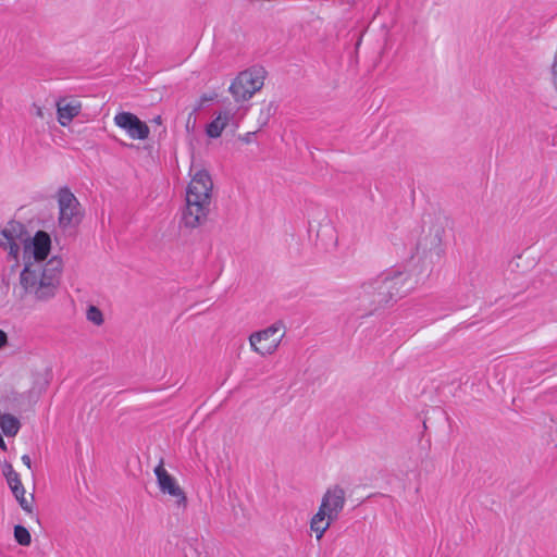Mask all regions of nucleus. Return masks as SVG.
<instances>
[{"instance_id": "1", "label": "nucleus", "mask_w": 557, "mask_h": 557, "mask_svg": "<svg viewBox=\"0 0 557 557\" xmlns=\"http://www.w3.org/2000/svg\"><path fill=\"white\" fill-rule=\"evenodd\" d=\"M409 275L406 272L392 270L361 283L356 299L358 309L369 315L394 304L409 290Z\"/></svg>"}, {"instance_id": "2", "label": "nucleus", "mask_w": 557, "mask_h": 557, "mask_svg": "<svg viewBox=\"0 0 557 557\" xmlns=\"http://www.w3.org/2000/svg\"><path fill=\"white\" fill-rule=\"evenodd\" d=\"M189 176L181 223L185 228L195 230L205 225L209 220L213 182L209 172L194 161L190 164Z\"/></svg>"}, {"instance_id": "3", "label": "nucleus", "mask_w": 557, "mask_h": 557, "mask_svg": "<svg viewBox=\"0 0 557 557\" xmlns=\"http://www.w3.org/2000/svg\"><path fill=\"white\" fill-rule=\"evenodd\" d=\"M22 245L25 258L33 257V262L44 263L51 249V238L48 233L38 231L30 239L25 226L16 221H11L5 227L0 228V247L8 249L14 260H17Z\"/></svg>"}, {"instance_id": "4", "label": "nucleus", "mask_w": 557, "mask_h": 557, "mask_svg": "<svg viewBox=\"0 0 557 557\" xmlns=\"http://www.w3.org/2000/svg\"><path fill=\"white\" fill-rule=\"evenodd\" d=\"M63 262L52 257L45 263L26 262L20 274V284L26 294L35 299L45 301L55 295L60 284Z\"/></svg>"}, {"instance_id": "5", "label": "nucleus", "mask_w": 557, "mask_h": 557, "mask_svg": "<svg viewBox=\"0 0 557 557\" xmlns=\"http://www.w3.org/2000/svg\"><path fill=\"white\" fill-rule=\"evenodd\" d=\"M447 220L444 216H434L430 220L428 230L420 237L414 257L421 263L424 271L431 272L441 263L445 255L444 236Z\"/></svg>"}, {"instance_id": "6", "label": "nucleus", "mask_w": 557, "mask_h": 557, "mask_svg": "<svg viewBox=\"0 0 557 557\" xmlns=\"http://www.w3.org/2000/svg\"><path fill=\"white\" fill-rule=\"evenodd\" d=\"M346 504V492L338 484L326 488L321 498L318 511L311 517L309 525L315 539L320 541L332 523L336 521Z\"/></svg>"}, {"instance_id": "7", "label": "nucleus", "mask_w": 557, "mask_h": 557, "mask_svg": "<svg viewBox=\"0 0 557 557\" xmlns=\"http://www.w3.org/2000/svg\"><path fill=\"white\" fill-rule=\"evenodd\" d=\"M286 334L283 321H276L270 326L256 331L249 335V345L252 351L261 357L273 355Z\"/></svg>"}, {"instance_id": "8", "label": "nucleus", "mask_w": 557, "mask_h": 557, "mask_svg": "<svg viewBox=\"0 0 557 557\" xmlns=\"http://www.w3.org/2000/svg\"><path fill=\"white\" fill-rule=\"evenodd\" d=\"M264 78L263 67H250L236 76L228 91L236 102L246 101L263 87Z\"/></svg>"}, {"instance_id": "9", "label": "nucleus", "mask_w": 557, "mask_h": 557, "mask_svg": "<svg viewBox=\"0 0 557 557\" xmlns=\"http://www.w3.org/2000/svg\"><path fill=\"white\" fill-rule=\"evenodd\" d=\"M57 199L59 226L63 230L77 226L83 220L84 212L75 195L67 187H62L58 191Z\"/></svg>"}, {"instance_id": "10", "label": "nucleus", "mask_w": 557, "mask_h": 557, "mask_svg": "<svg viewBox=\"0 0 557 557\" xmlns=\"http://www.w3.org/2000/svg\"><path fill=\"white\" fill-rule=\"evenodd\" d=\"M157 483L163 494L173 497L175 505L178 508H186L187 497L183 488L178 485L176 479L172 476L163 467V461L154 468Z\"/></svg>"}, {"instance_id": "11", "label": "nucleus", "mask_w": 557, "mask_h": 557, "mask_svg": "<svg viewBox=\"0 0 557 557\" xmlns=\"http://www.w3.org/2000/svg\"><path fill=\"white\" fill-rule=\"evenodd\" d=\"M114 123L124 129L132 139L145 140L149 137V126L131 112H119L114 116Z\"/></svg>"}, {"instance_id": "12", "label": "nucleus", "mask_w": 557, "mask_h": 557, "mask_svg": "<svg viewBox=\"0 0 557 557\" xmlns=\"http://www.w3.org/2000/svg\"><path fill=\"white\" fill-rule=\"evenodd\" d=\"M57 119L61 126H67L82 110V102L75 97H62L55 102Z\"/></svg>"}, {"instance_id": "13", "label": "nucleus", "mask_w": 557, "mask_h": 557, "mask_svg": "<svg viewBox=\"0 0 557 557\" xmlns=\"http://www.w3.org/2000/svg\"><path fill=\"white\" fill-rule=\"evenodd\" d=\"M309 223V232H315L317 237L321 236V232L332 231L331 221L325 212V210L321 208H317L312 210L308 219Z\"/></svg>"}, {"instance_id": "14", "label": "nucleus", "mask_w": 557, "mask_h": 557, "mask_svg": "<svg viewBox=\"0 0 557 557\" xmlns=\"http://www.w3.org/2000/svg\"><path fill=\"white\" fill-rule=\"evenodd\" d=\"M231 119L232 114L230 111L220 112L219 115L208 124L206 129L207 135L211 138H218L221 136L223 129L226 127Z\"/></svg>"}, {"instance_id": "15", "label": "nucleus", "mask_w": 557, "mask_h": 557, "mask_svg": "<svg viewBox=\"0 0 557 557\" xmlns=\"http://www.w3.org/2000/svg\"><path fill=\"white\" fill-rule=\"evenodd\" d=\"M0 429L7 436H15L20 429V420L11 413L0 414Z\"/></svg>"}, {"instance_id": "16", "label": "nucleus", "mask_w": 557, "mask_h": 557, "mask_svg": "<svg viewBox=\"0 0 557 557\" xmlns=\"http://www.w3.org/2000/svg\"><path fill=\"white\" fill-rule=\"evenodd\" d=\"M277 106L275 101H263L260 107L258 122L260 126H265L270 119L275 114Z\"/></svg>"}, {"instance_id": "17", "label": "nucleus", "mask_w": 557, "mask_h": 557, "mask_svg": "<svg viewBox=\"0 0 557 557\" xmlns=\"http://www.w3.org/2000/svg\"><path fill=\"white\" fill-rule=\"evenodd\" d=\"M12 493L14 494L16 500L18 502L20 506L26 511L32 512L33 511V496H30V500H28L25 497V488L23 484L11 488Z\"/></svg>"}, {"instance_id": "18", "label": "nucleus", "mask_w": 557, "mask_h": 557, "mask_svg": "<svg viewBox=\"0 0 557 557\" xmlns=\"http://www.w3.org/2000/svg\"><path fill=\"white\" fill-rule=\"evenodd\" d=\"M3 474L10 488L16 487L22 484L18 473L13 469L11 463H4Z\"/></svg>"}, {"instance_id": "19", "label": "nucleus", "mask_w": 557, "mask_h": 557, "mask_svg": "<svg viewBox=\"0 0 557 557\" xmlns=\"http://www.w3.org/2000/svg\"><path fill=\"white\" fill-rule=\"evenodd\" d=\"M14 539L22 546H29L32 543L29 531L20 524L14 527Z\"/></svg>"}, {"instance_id": "20", "label": "nucleus", "mask_w": 557, "mask_h": 557, "mask_svg": "<svg viewBox=\"0 0 557 557\" xmlns=\"http://www.w3.org/2000/svg\"><path fill=\"white\" fill-rule=\"evenodd\" d=\"M86 318L89 322L94 323L97 326L102 325L104 322L101 310L96 306H89L87 308Z\"/></svg>"}, {"instance_id": "21", "label": "nucleus", "mask_w": 557, "mask_h": 557, "mask_svg": "<svg viewBox=\"0 0 557 557\" xmlns=\"http://www.w3.org/2000/svg\"><path fill=\"white\" fill-rule=\"evenodd\" d=\"M33 113L41 120L45 119V109L39 104H33Z\"/></svg>"}, {"instance_id": "22", "label": "nucleus", "mask_w": 557, "mask_h": 557, "mask_svg": "<svg viewBox=\"0 0 557 557\" xmlns=\"http://www.w3.org/2000/svg\"><path fill=\"white\" fill-rule=\"evenodd\" d=\"M8 345V335L4 331L0 330V349Z\"/></svg>"}, {"instance_id": "23", "label": "nucleus", "mask_w": 557, "mask_h": 557, "mask_svg": "<svg viewBox=\"0 0 557 557\" xmlns=\"http://www.w3.org/2000/svg\"><path fill=\"white\" fill-rule=\"evenodd\" d=\"M22 462L28 468L30 469L32 468V460H30V457L28 455H23L22 456Z\"/></svg>"}, {"instance_id": "24", "label": "nucleus", "mask_w": 557, "mask_h": 557, "mask_svg": "<svg viewBox=\"0 0 557 557\" xmlns=\"http://www.w3.org/2000/svg\"><path fill=\"white\" fill-rule=\"evenodd\" d=\"M0 448L4 451L8 449L7 444L1 434H0Z\"/></svg>"}, {"instance_id": "25", "label": "nucleus", "mask_w": 557, "mask_h": 557, "mask_svg": "<svg viewBox=\"0 0 557 557\" xmlns=\"http://www.w3.org/2000/svg\"><path fill=\"white\" fill-rule=\"evenodd\" d=\"M212 100V97H207V96H203L201 98V101L205 102V101H211Z\"/></svg>"}, {"instance_id": "26", "label": "nucleus", "mask_w": 557, "mask_h": 557, "mask_svg": "<svg viewBox=\"0 0 557 557\" xmlns=\"http://www.w3.org/2000/svg\"><path fill=\"white\" fill-rule=\"evenodd\" d=\"M160 121H161V117H160V116H158V117L156 119V123H160Z\"/></svg>"}, {"instance_id": "27", "label": "nucleus", "mask_w": 557, "mask_h": 557, "mask_svg": "<svg viewBox=\"0 0 557 557\" xmlns=\"http://www.w3.org/2000/svg\"><path fill=\"white\" fill-rule=\"evenodd\" d=\"M247 136H249V134H248ZM245 141H246V143H249V137H246V138H245Z\"/></svg>"}, {"instance_id": "28", "label": "nucleus", "mask_w": 557, "mask_h": 557, "mask_svg": "<svg viewBox=\"0 0 557 557\" xmlns=\"http://www.w3.org/2000/svg\"><path fill=\"white\" fill-rule=\"evenodd\" d=\"M556 94H557V91H556Z\"/></svg>"}]
</instances>
